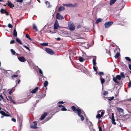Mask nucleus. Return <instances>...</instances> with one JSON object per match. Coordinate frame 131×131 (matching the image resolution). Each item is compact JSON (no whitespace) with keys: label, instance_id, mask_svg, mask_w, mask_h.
I'll return each instance as SVG.
<instances>
[{"label":"nucleus","instance_id":"26","mask_svg":"<svg viewBox=\"0 0 131 131\" xmlns=\"http://www.w3.org/2000/svg\"><path fill=\"white\" fill-rule=\"evenodd\" d=\"M120 49L118 48L117 47H116L115 48L114 50V53H117V51H118L119 52Z\"/></svg>","mask_w":131,"mask_h":131},{"label":"nucleus","instance_id":"48","mask_svg":"<svg viewBox=\"0 0 131 131\" xmlns=\"http://www.w3.org/2000/svg\"><path fill=\"white\" fill-rule=\"evenodd\" d=\"M39 73L41 74L42 75L43 73L41 70L40 68L39 69Z\"/></svg>","mask_w":131,"mask_h":131},{"label":"nucleus","instance_id":"2","mask_svg":"<svg viewBox=\"0 0 131 131\" xmlns=\"http://www.w3.org/2000/svg\"><path fill=\"white\" fill-rule=\"evenodd\" d=\"M68 27L69 30L71 31H74L75 28L74 24L72 22H69L68 23Z\"/></svg>","mask_w":131,"mask_h":131},{"label":"nucleus","instance_id":"47","mask_svg":"<svg viewBox=\"0 0 131 131\" xmlns=\"http://www.w3.org/2000/svg\"><path fill=\"white\" fill-rule=\"evenodd\" d=\"M114 98V97L112 96L111 98H109L108 99V100L109 101H110L113 99Z\"/></svg>","mask_w":131,"mask_h":131},{"label":"nucleus","instance_id":"7","mask_svg":"<svg viewBox=\"0 0 131 131\" xmlns=\"http://www.w3.org/2000/svg\"><path fill=\"white\" fill-rule=\"evenodd\" d=\"M59 27L58 23L57 20H56L54 23V29L55 30L57 29H58V27Z\"/></svg>","mask_w":131,"mask_h":131},{"label":"nucleus","instance_id":"23","mask_svg":"<svg viewBox=\"0 0 131 131\" xmlns=\"http://www.w3.org/2000/svg\"><path fill=\"white\" fill-rule=\"evenodd\" d=\"M117 110L119 112L122 113L123 112V110L120 107H117Z\"/></svg>","mask_w":131,"mask_h":131},{"label":"nucleus","instance_id":"20","mask_svg":"<svg viewBox=\"0 0 131 131\" xmlns=\"http://www.w3.org/2000/svg\"><path fill=\"white\" fill-rule=\"evenodd\" d=\"M120 54L118 51H117V52L116 55L114 56V57L116 59L118 58Z\"/></svg>","mask_w":131,"mask_h":131},{"label":"nucleus","instance_id":"11","mask_svg":"<svg viewBox=\"0 0 131 131\" xmlns=\"http://www.w3.org/2000/svg\"><path fill=\"white\" fill-rule=\"evenodd\" d=\"M111 119L112 121V123L114 124V125H116V123L115 122V120L114 119V114L113 113H112Z\"/></svg>","mask_w":131,"mask_h":131},{"label":"nucleus","instance_id":"29","mask_svg":"<svg viewBox=\"0 0 131 131\" xmlns=\"http://www.w3.org/2000/svg\"><path fill=\"white\" fill-rule=\"evenodd\" d=\"M102 21V20L101 18H99L97 19L95 22V24H97L99 23L101 21Z\"/></svg>","mask_w":131,"mask_h":131},{"label":"nucleus","instance_id":"17","mask_svg":"<svg viewBox=\"0 0 131 131\" xmlns=\"http://www.w3.org/2000/svg\"><path fill=\"white\" fill-rule=\"evenodd\" d=\"M65 9V7L63 6H60L59 8L58 12H60L64 10Z\"/></svg>","mask_w":131,"mask_h":131},{"label":"nucleus","instance_id":"57","mask_svg":"<svg viewBox=\"0 0 131 131\" xmlns=\"http://www.w3.org/2000/svg\"><path fill=\"white\" fill-rule=\"evenodd\" d=\"M12 89L9 92V94L10 95H11V93L13 92H12Z\"/></svg>","mask_w":131,"mask_h":131},{"label":"nucleus","instance_id":"36","mask_svg":"<svg viewBox=\"0 0 131 131\" xmlns=\"http://www.w3.org/2000/svg\"><path fill=\"white\" fill-rule=\"evenodd\" d=\"M98 74L99 75H104V73L103 72H99L98 73Z\"/></svg>","mask_w":131,"mask_h":131},{"label":"nucleus","instance_id":"33","mask_svg":"<svg viewBox=\"0 0 131 131\" xmlns=\"http://www.w3.org/2000/svg\"><path fill=\"white\" fill-rule=\"evenodd\" d=\"M100 80L101 83L102 85H103V83H104L105 81V80L104 78L101 79Z\"/></svg>","mask_w":131,"mask_h":131},{"label":"nucleus","instance_id":"52","mask_svg":"<svg viewBox=\"0 0 131 131\" xmlns=\"http://www.w3.org/2000/svg\"><path fill=\"white\" fill-rule=\"evenodd\" d=\"M16 2H18L22 3L23 2V0H17Z\"/></svg>","mask_w":131,"mask_h":131},{"label":"nucleus","instance_id":"8","mask_svg":"<svg viewBox=\"0 0 131 131\" xmlns=\"http://www.w3.org/2000/svg\"><path fill=\"white\" fill-rule=\"evenodd\" d=\"M6 4L10 8H13V7H14L15 5L13 3L9 1H8L7 2V3Z\"/></svg>","mask_w":131,"mask_h":131},{"label":"nucleus","instance_id":"5","mask_svg":"<svg viewBox=\"0 0 131 131\" xmlns=\"http://www.w3.org/2000/svg\"><path fill=\"white\" fill-rule=\"evenodd\" d=\"M45 51L51 55L53 54L54 53V51L52 50L49 48H46L45 49Z\"/></svg>","mask_w":131,"mask_h":131},{"label":"nucleus","instance_id":"19","mask_svg":"<svg viewBox=\"0 0 131 131\" xmlns=\"http://www.w3.org/2000/svg\"><path fill=\"white\" fill-rule=\"evenodd\" d=\"M8 97L9 98L10 101L14 104H16V102L13 100L12 97L10 96H8Z\"/></svg>","mask_w":131,"mask_h":131},{"label":"nucleus","instance_id":"32","mask_svg":"<svg viewBox=\"0 0 131 131\" xmlns=\"http://www.w3.org/2000/svg\"><path fill=\"white\" fill-rule=\"evenodd\" d=\"M26 37L29 40H32L30 38L29 35L28 34H27L26 35Z\"/></svg>","mask_w":131,"mask_h":131},{"label":"nucleus","instance_id":"44","mask_svg":"<svg viewBox=\"0 0 131 131\" xmlns=\"http://www.w3.org/2000/svg\"><path fill=\"white\" fill-rule=\"evenodd\" d=\"M108 92L107 91H105L103 93V95H105L108 94Z\"/></svg>","mask_w":131,"mask_h":131},{"label":"nucleus","instance_id":"12","mask_svg":"<svg viewBox=\"0 0 131 131\" xmlns=\"http://www.w3.org/2000/svg\"><path fill=\"white\" fill-rule=\"evenodd\" d=\"M18 59L20 61L22 62H24L26 61L25 58L23 56L19 57Z\"/></svg>","mask_w":131,"mask_h":131},{"label":"nucleus","instance_id":"55","mask_svg":"<svg viewBox=\"0 0 131 131\" xmlns=\"http://www.w3.org/2000/svg\"><path fill=\"white\" fill-rule=\"evenodd\" d=\"M93 68L94 69V70L95 71H96V70H97V68H96L95 67V66H94L93 67Z\"/></svg>","mask_w":131,"mask_h":131},{"label":"nucleus","instance_id":"3","mask_svg":"<svg viewBox=\"0 0 131 131\" xmlns=\"http://www.w3.org/2000/svg\"><path fill=\"white\" fill-rule=\"evenodd\" d=\"M121 79V77L120 75H117L116 76V77H114L113 78V80L117 84H119V82L117 81V79L120 80Z\"/></svg>","mask_w":131,"mask_h":131},{"label":"nucleus","instance_id":"39","mask_svg":"<svg viewBox=\"0 0 131 131\" xmlns=\"http://www.w3.org/2000/svg\"><path fill=\"white\" fill-rule=\"evenodd\" d=\"M125 59L127 61H129L130 62L131 61V60L128 57H125Z\"/></svg>","mask_w":131,"mask_h":131},{"label":"nucleus","instance_id":"22","mask_svg":"<svg viewBox=\"0 0 131 131\" xmlns=\"http://www.w3.org/2000/svg\"><path fill=\"white\" fill-rule=\"evenodd\" d=\"M16 41L20 45H22V43L21 41L18 38H16Z\"/></svg>","mask_w":131,"mask_h":131},{"label":"nucleus","instance_id":"58","mask_svg":"<svg viewBox=\"0 0 131 131\" xmlns=\"http://www.w3.org/2000/svg\"><path fill=\"white\" fill-rule=\"evenodd\" d=\"M5 14L6 15H9V14L8 13L6 10V11L5 12Z\"/></svg>","mask_w":131,"mask_h":131},{"label":"nucleus","instance_id":"13","mask_svg":"<svg viewBox=\"0 0 131 131\" xmlns=\"http://www.w3.org/2000/svg\"><path fill=\"white\" fill-rule=\"evenodd\" d=\"M96 57L94 56L93 57V58L92 60L93 65L94 66H96Z\"/></svg>","mask_w":131,"mask_h":131},{"label":"nucleus","instance_id":"37","mask_svg":"<svg viewBox=\"0 0 131 131\" xmlns=\"http://www.w3.org/2000/svg\"><path fill=\"white\" fill-rule=\"evenodd\" d=\"M106 51L107 53H108L110 55H111V53L110 51V49H109L108 50V49H106Z\"/></svg>","mask_w":131,"mask_h":131},{"label":"nucleus","instance_id":"14","mask_svg":"<svg viewBox=\"0 0 131 131\" xmlns=\"http://www.w3.org/2000/svg\"><path fill=\"white\" fill-rule=\"evenodd\" d=\"M88 124L89 125V128L90 129L92 130L93 128V125L92 122L89 121L88 123Z\"/></svg>","mask_w":131,"mask_h":131},{"label":"nucleus","instance_id":"56","mask_svg":"<svg viewBox=\"0 0 131 131\" xmlns=\"http://www.w3.org/2000/svg\"><path fill=\"white\" fill-rule=\"evenodd\" d=\"M64 103V102H63V101H60L58 102V103L59 104H63Z\"/></svg>","mask_w":131,"mask_h":131},{"label":"nucleus","instance_id":"54","mask_svg":"<svg viewBox=\"0 0 131 131\" xmlns=\"http://www.w3.org/2000/svg\"><path fill=\"white\" fill-rule=\"evenodd\" d=\"M12 121L14 122H16V119L15 118H13L12 119Z\"/></svg>","mask_w":131,"mask_h":131},{"label":"nucleus","instance_id":"51","mask_svg":"<svg viewBox=\"0 0 131 131\" xmlns=\"http://www.w3.org/2000/svg\"><path fill=\"white\" fill-rule=\"evenodd\" d=\"M99 131H102V128L101 127L99 126Z\"/></svg>","mask_w":131,"mask_h":131},{"label":"nucleus","instance_id":"63","mask_svg":"<svg viewBox=\"0 0 131 131\" xmlns=\"http://www.w3.org/2000/svg\"><path fill=\"white\" fill-rule=\"evenodd\" d=\"M128 67L129 69L131 70V64H129L128 65Z\"/></svg>","mask_w":131,"mask_h":131},{"label":"nucleus","instance_id":"50","mask_svg":"<svg viewBox=\"0 0 131 131\" xmlns=\"http://www.w3.org/2000/svg\"><path fill=\"white\" fill-rule=\"evenodd\" d=\"M131 86V81H130L128 85V87L130 88Z\"/></svg>","mask_w":131,"mask_h":131},{"label":"nucleus","instance_id":"30","mask_svg":"<svg viewBox=\"0 0 131 131\" xmlns=\"http://www.w3.org/2000/svg\"><path fill=\"white\" fill-rule=\"evenodd\" d=\"M79 61L81 62H83L84 60L83 58L81 57H79Z\"/></svg>","mask_w":131,"mask_h":131},{"label":"nucleus","instance_id":"62","mask_svg":"<svg viewBox=\"0 0 131 131\" xmlns=\"http://www.w3.org/2000/svg\"><path fill=\"white\" fill-rule=\"evenodd\" d=\"M50 119V118L49 117H47L45 119V120L46 121H48Z\"/></svg>","mask_w":131,"mask_h":131},{"label":"nucleus","instance_id":"35","mask_svg":"<svg viewBox=\"0 0 131 131\" xmlns=\"http://www.w3.org/2000/svg\"><path fill=\"white\" fill-rule=\"evenodd\" d=\"M101 117L102 115H101L100 114H97L96 116V117L97 118H100Z\"/></svg>","mask_w":131,"mask_h":131},{"label":"nucleus","instance_id":"4","mask_svg":"<svg viewBox=\"0 0 131 131\" xmlns=\"http://www.w3.org/2000/svg\"><path fill=\"white\" fill-rule=\"evenodd\" d=\"M113 23V22L112 21H109L106 22L104 24L105 28H107L109 27Z\"/></svg>","mask_w":131,"mask_h":131},{"label":"nucleus","instance_id":"16","mask_svg":"<svg viewBox=\"0 0 131 131\" xmlns=\"http://www.w3.org/2000/svg\"><path fill=\"white\" fill-rule=\"evenodd\" d=\"M39 89L38 87H36L31 92V93H35Z\"/></svg>","mask_w":131,"mask_h":131},{"label":"nucleus","instance_id":"18","mask_svg":"<svg viewBox=\"0 0 131 131\" xmlns=\"http://www.w3.org/2000/svg\"><path fill=\"white\" fill-rule=\"evenodd\" d=\"M13 35L15 37H17V32L15 29V28L14 29V30L13 31Z\"/></svg>","mask_w":131,"mask_h":131},{"label":"nucleus","instance_id":"10","mask_svg":"<svg viewBox=\"0 0 131 131\" xmlns=\"http://www.w3.org/2000/svg\"><path fill=\"white\" fill-rule=\"evenodd\" d=\"M68 4V7H75L78 6V4L77 3H75L74 4Z\"/></svg>","mask_w":131,"mask_h":131},{"label":"nucleus","instance_id":"53","mask_svg":"<svg viewBox=\"0 0 131 131\" xmlns=\"http://www.w3.org/2000/svg\"><path fill=\"white\" fill-rule=\"evenodd\" d=\"M62 5L64 6L68 7V4H63Z\"/></svg>","mask_w":131,"mask_h":131},{"label":"nucleus","instance_id":"28","mask_svg":"<svg viewBox=\"0 0 131 131\" xmlns=\"http://www.w3.org/2000/svg\"><path fill=\"white\" fill-rule=\"evenodd\" d=\"M48 82L47 81H46L44 83V85L45 87V88H46V87L48 84Z\"/></svg>","mask_w":131,"mask_h":131},{"label":"nucleus","instance_id":"31","mask_svg":"<svg viewBox=\"0 0 131 131\" xmlns=\"http://www.w3.org/2000/svg\"><path fill=\"white\" fill-rule=\"evenodd\" d=\"M120 76L121 78H125V76L124 75V72H121L120 74Z\"/></svg>","mask_w":131,"mask_h":131},{"label":"nucleus","instance_id":"41","mask_svg":"<svg viewBox=\"0 0 131 131\" xmlns=\"http://www.w3.org/2000/svg\"><path fill=\"white\" fill-rule=\"evenodd\" d=\"M8 27L9 28H13V26L10 24H9L8 26Z\"/></svg>","mask_w":131,"mask_h":131},{"label":"nucleus","instance_id":"34","mask_svg":"<svg viewBox=\"0 0 131 131\" xmlns=\"http://www.w3.org/2000/svg\"><path fill=\"white\" fill-rule=\"evenodd\" d=\"M41 45L42 46H48V43H43L41 44Z\"/></svg>","mask_w":131,"mask_h":131},{"label":"nucleus","instance_id":"60","mask_svg":"<svg viewBox=\"0 0 131 131\" xmlns=\"http://www.w3.org/2000/svg\"><path fill=\"white\" fill-rule=\"evenodd\" d=\"M81 27V25H78V26H77V28H80Z\"/></svg>","mask_w":131,"mask_h":131},{"label":"nucleus","instance_id":"43","mask_svg":"<svg viewBox=\"0 0 131 131\" xmlns=\"http://www.w3.org/2000/svg\"><path fill=\"white\" fill-rule=\"evenodd\" d=\"M0 113L2 115L4 116L5 113L4 111H1L0 112Z\"/></svg>","mask_w":131,"mask_h":131},{"label":"nucleus","instance_id":"15","mask_svg":"<svg viewBox=\"0 0 131 131\" xmlns=\"http://www.w3.org/2000/svg\"><path fill=\"white\" fill-rule=\"evenodd\" d=\"M47 114L48 113L47 112H44L43 114L42 115L40 118V119L41 120L43 119L45 117L47 116Z\"/></svg>","mask_w":131,"mask_h":131},{"label":"nucleus","instance_id":"46","mask_svg":"<svg viewBox=\"0 0 131 131\" xmlns=\"http://www.w3.org/2000/svg\"><path fill=\"white\" fill-rule=\"evenodd\" d=\"M15 42V41L14 40H13L11 41L10 42V43L11 44H13Z\"/></svg>","mask_w":131,"mask_h":131},{"label":"nucleus","instance_id":"27","mask_svg":"<svg viewBox=\"0 0 131 131\" xmlns=\"http://www.w3.org/2000/svg\"><path fill=\"white\" fill-rule=\"evenodd\" d=\"M6 10L5 9H3L2 8L0 10V12L2 14H5V12Z\"/></svg>","mask_w":131,"mask_h":131},{"label":"nucleus","instance_id":"25","mask_svg":"<svg viewBox=\"0 0 131 131\" xmlns=\"http://www.w3.org/2000/svg\"><path fill=\"white\" fill-rule=\"evenodd\" d=\"M33 29H35V30L36 31H38V29L37 28V27L36 26V25L34 24L33 25Z\"/></svg>","mask_w":131,"mask_h":131},{"label":"nucleus","instance_id":"1","mask_svg":"<svg viewBox=\"0 0 131 131\" xmlns=\"http://www.w3.org/2000/svg\"><path fill=\"white\" fill-rule=\"evenodd\" d=\"M71 108L74 113H77L78 116L80 117L82 121H83L84 120V117L81 114H83L84 116L85 115V113L83 111H82L81 109L78 108H77L74 106H72Z\"/></svg>","mask_w":131,"mask_h":131},{"label":"nucleus","instance_id":"61","mask_svg":"<svg viewBox=\"0 0 131 131\" xmlns=\"http://www.w3.org/2000/svg\"><path fill=\"white\" fill-rule=\"evenodd\" d=\"M125 5V4H124V5H122V7L121 8V10L123 8Z\"/></svg>","mask_w":131,"mask_h":131},{"label":"nucleus","instance_id":"40","mask_svg":"<svg viewBox=\"0 0 131 131\" xmlns=\"http://www.w3.org/2000/svg\"><path fill=\"white\" fill-rule=\"evenodd\" d=\"M18 77L17 75H14L12 76L11 78L12 79H13L14 78H16Z\"/></svg>","mask_w":131,"mask_h":131},{"label":"nucleus","instance_id":"38","mask_svg":"<svg viewBox=\"0 0 131 131\" xmlns=\"http://www.w3.org/2000/svg\"><path fill=\"white\" fill-rule=\"evenodd\" d=\"M10 51L13 54L15 55V54L16 53V52L13 49H11Z\"/></svg>","mask_w":131,"mask_h":131},{"label":"nucleus","instance_id":"42","mask_svg":"<svg viewBox=\"0 0 131 131\" xmlns=\"http://www.w3.org/2000/svg\"><path fill=\"white\" fill-rule=\"evenodd\" d=\"M45 3L46 5L48 4L49 5L48 6V7H50V3L48 2V1H46L45 2Z\"/></svg>","mask_w":131,"mask_h":131},{"label":"nucleus","instance_id":"45","mask_svg":"<svg viewBox=\"0 0 131 131\" xmlns=\"http://www.w3.org/2000/svg\"><path fill=\"white\" fill-rule=\"evenodd\" d=\"M3 116H6V117H9V116H10V115L5 113L4 115Z\"/></svg>","mask_w":131,"mask_h":131},{"label":"nucleus","instance_id":"9","mask_svg":"<svg viewBox=\"0 0 131 131\" xmlns=\"http://www.w3.org/2000/svg\"><path fill=\"white\" fill-rule=\"evenodd\" d=\"M34 125H31L30 127L31 128L33 129H37L38 128V127L37 126V122L36 121H34L33 122Z\"/></svg>","mask_w":131,"mask_h":131},{"label":"nucleus","instance_id":"6","mask_svg":"<svg viewBox=\"0 0 131 131\" xmlns=\"http://www.w3.org/2000/svg\"><path fill=\"white\" fill-rule=\"evenodd\" d=\"M56 18L57 19H64V17L61 15L60 13H57L56 15Z\"/></svg>","mask_w":131,"mask_h":131},{"label":"nucleus","instance_id":"64","mask_svg":"<svg viewBox=\"0 0 131 131\" xmlns=\"http://www.w3.org/2000/svg\"><path fill=\"white\" fill-rule=\"evenodd\" d=\"M104 113V112H103V111L101 113V115H102V116H103Z\"/></svg>","mask_w":131,"mask_h":131},{"label":"nucleus","instance_id":"21","mask_svg":"<svg viewBox=\"0 0 131 131\" xmlns=\"http://www.w3.org/2000/svg\"><path fill=\"white\" fill-rule=\"evenodd\" d=\"M59 107H62V108L61 110L62 111H66L67 110V109L65 108V107L61 105H59L58 106Z\"/></svg>","mask_w":131,"mask_h":131},{"label":"nucleus","instance_id":"59","mask_svg":"<svg viewBox=\"0 0 131 131\" xmlns=\"http://www.w3.org/2000/svg\"><path fill=\"white\" fill-rule=\"evenodd\" d=\"M46 95V94L45 93H44L43 94V95H42L41 96V97H44Z\"/></svg>","mask_w":131,"mask_h":131},{"label":"nucleus","instance_id":"49","mask_svg":"<svg viewBox=\"0 0 131 131\" xmlns=\"http://www.w3.org/2000/svg\"><path fill=\"white\" fill-rule=\"evenodd\" d=\"M24 47L25 48H26L28 50L30 51V49H29V48L27 46H25V45H24Z\"/></svg>","mask_w":131,"mask_h":131},{"label":"nucleus","instance_id":"24","mask_svg":"<svg viewBox=\"0 0 131 131\" xmlns=\"http://www.w3.org/2000/svg\"><path fill=\"white\" fill-rule=\"evenodd\" d=\"M117 0H111L110 2V4L111 5L113 4H114L116 2Z\"/></svg>","mask_w":131,"mask_h":131}]
</instances>
